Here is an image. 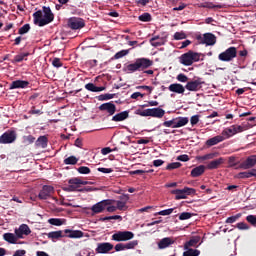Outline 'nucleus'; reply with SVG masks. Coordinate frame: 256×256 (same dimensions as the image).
I'll return each mask as SVG.
<instances>
[{
	"mask_svg": "<svg viewBox=\"0 0 256 256\" xmlns=\"http://www.w3.org/2000/svg\"><path fill=\"white\" fill-rule=\"evenodd\" d=\"M31 30V25L25 24L18 30V35H25L26 33H29Z\"/></svg>",
	"mask_w": 256,
	"mask_h": 256,
	"instance_id": "obj_43",
	"label": "nucleus"
},
{
	"mask_svg": "<svg viewBox=\"0 0 256 256\" xmlns=\"http://www.w3.org/2000/svg\"><path fill=\"white\" fill-rule=\"evenodd\" d=\"M107 205H110L109 200H103L91 207V211L95 214L103 213L104 209H107Z\"/></svg>",
	"mask_w": 256,
	"mask_h": 256,
	"instance_id": "obj_16",
	"label": "nucleus"
},
{
	"mask_svg": "<svg viewBox=\"0 0 256 256\" xmlns=\"http://www.w3.org/2000/svg\"><path fill=\"white\" fill-rule=\"evenodd\" d=\"M237 229H240V231H245L247 229H249V225H247V223L245 222H239L236 224Z\"/></svg>",
	"mask_w": 256,
	"mask_h": 256,
	"instance_id": "obj_58",
	"label": "nucleus"
},
{
	"mask_svg": "<svg viewBox=\"0 0 256 256\" xmlns=\"http://www.w3.org/2000/svg\"><path fill=\"white\" fill-rule=\"evenodd\" d=\"M17 140V132L8 130L0 136V145H8L15 143Z\"/></svg>",
	"mask_w": 256,
	"mask_h": 256,
	"instance_id": "obj_10",
	"label": "nucleus"
},
{
	"mask_svg": "<svg viewBox=\"0 0 256 256\" xmlns=\"http://www.w3.org/2000/svg\"><path fill=\"white\" fill-rule=\"evenodd\" d=\"M55 194V188L51 185H44L42 189L39 191L38 199L40 201H47V199H53L55 203H59V199L57 197H53Z\"/></svg>",
	"mask_w": 256,
	"mask_h": 256,
	"instance_id": "obj_5",
	"label": "nucleus"
},
{
	"mask_svg": "<svg viewBox=\"0 0 256 256\" xmlns=\"http://www.w3.org/2000/svg\"><path fill=\"white\" fill-rule=\"evenodd\" d=\"M29 87V81L15 80L10 84V89H27Z\"/></svg>",
	"mask_w": 256,
	"mask_h": 256,
	"instance_id": "obj_23",
	"label": "nucleus"
},
{
	"mask_svg": "<svg viewBox=\"0 0 256 256\" xmlns=\"http://www.w3.org/2000/svg\"><path fill=\"white\" fill-rule=\"evenodd\" d=\"M203 85H205V82L203 81V79L197 78L193 80H188L185 85V89H187V91H192L194 93H197V91H201V89L203 88Z\"/></svg>",
	"mask_w": 256,
	"mask_h": 256,
	"instance_id": "obj_8",
	"label": "nucleus"
},
{
	"mask_svg": "<svg viewBox=\"0 0 256 256\" xmlns=\"http://www.w3.org/2000/svg\"><path fill=\"white\" fill-rule=\"evenodd\" d=\"M176 79L180 83H188V81H189V77H187V75H185L183 73L178 74Z\"/></svg>",
	"mask_w": 256,
	"mask_h": 256,
	"instance_id": "obj_54",
	"label": "nucleus"
},
{
	"mask_svg": "<svg viewBox=\"0 0 256 256\" xmlns=\"http://www.w3.org/2000/svg\"><path fill=\"white\" fill-rule=\"evenodd\" d=\"M137 245H139V241L138 240H133L130 241L126 244H124L125 249H135V247H137Z\"/></svg>",
	"mask_w": 256,
	"mask_h": 256,
	"instance_id": "obj_50",
	"label": "nucleus"
},
{
	"mask_svg": "<svg viewBox=\"0 0 256 256\" xmlns=\"http://www.w3.org/2000/svg\"><path fill=\"white\" fill-rule=\"evenodd\" d=\"M126 119H129V111H123L120 113H117L116 115H114L112 117V121H114L115 123H119L121 121H125Z\"/></svg>",
	"mask_w": 256,
	"mask_h": 256,
	"instance_id": "obj_26",
	"label": "nucleus"
},
{
	"mask_svg": "<svg viewBox=\"0 0 256 256\" xmlns=\"http://www.w3.org/2000/svg\"><path fill=\"white\" fill-rule=\"evenodd\" d=\"M239 163H241L239 161V158L236 156H230L228 158V167H237V165H239Z\"/></svg>",
	"mask_w": 256,
	"mask_h": 256,
	"instance_id": "obj_38",
	"label": "nucleus"
},
{
	"mask_svg": "<svg viewBox=\"0 0 256 256\" xmlns=\"http://www.w3.org/2000/svg\"><path fill=\"white\" fill-rule=\"evenodd\" d=\"M246 221H248V223H250V225H256V215H248L246 217Z\"/></svg>",
	"mask_w": 256,
	"mask_h": 256,
	"instance_id": "obj_59",
	"label": "nucleus"
},
{
	"mask_svg": "<svg viewBox=\"0 0 256 256\" xmlns=\"http://www.w3.org/2000/svg\"><path fill=\"white\" fill-rule=\"evenodd\" d=\"M115 97V94H101L97 97L98 101H109L110 99H113Z\"/></svg>",
	"mask_w": 256,
	"mask_h": 256,
	"instance_id": "obj_46",
	"label": "nucleus"
},
{
	"mask_svg": "<svg viewBox=\"0 0 256 256\" xmlns=\"http://www.w3.org/2000/svg\"><path fill=\"white\" fill-rule=\"evenodd\" d=\"M175 41H181V39H187V34L185 32H176L174 34Z\"/></svg>",
	"mask_w": 256,
	"mask_h": 256,
	"instance_id": "obj_55",
	"label": "nucleus"
},
{
	"mask_svg": "<svg viewBox=\"0 0 256 256\" xmlns=\"http://www.w3.org/2000/svg\"><path fill=\"white\" fill-rule=\"evenodd\" d=\"M223 163H225V158L220 157L216 160L210 161L207 164L206 169H209L210 171H213V169H219V167H221V165H223Z\"/></svg>",
	"mask_w": 256,
	"mask_h": 256,
	"instance_id": "obj_19",
	"label": "nucleus"
},
{
	"mask_svg": "<svg viewBox=\"0 0 256 256\" xmlns=\"http://www.w3.org/2000/svg\"><path fill=\"white\" fill-rule=\"evenodd\" d=\"M177 161L187 162L189 161V155L183 154L177 157Z\"/></svg>",
	"mask_w": 256,
	"mask_h": 256,
	"instance_id": "obj_62",
	"label": "nucleus"
},
{
	"mask_svg": "<svg viewBox=\"0 0 256 256\" xmlns=\"http://www.w3.org/2000/svg\"><path fill=\"white\" fill-rule=\"evenodd\" d=\"M127 55H129V50H121L114 55L113 59H123Z\"/></svg>",
	"mask_w": 256,
	"mask_h": 256,
	"instance_id": "obj_48",
	"label": "nucleus"
},
{
	"mask_svg": "<svg viewBox=\"0 0 256 256\" xmlns=\"http://www.w3.org/2000/svg\"><path fill=\"white\" fill-rule=\"evenodd\" d=\"M114 249H115V251H125L126 249H125V244H123V243H118V244H116L115 245V247H114Z\"/></svg>",
	"mask_w": 256,
	"mask_h": 256,
	"instance_id": "obj_63",
	"label": "nucleus"
},
{
	"mask_svg": "<svg viewBox=\"0 0 256 256\" xmlns=\"http://www.w3.org/2000/svg\"><path fill=\"white\" fill-rule=\"evenodd\" d=\"M14 233L18 239H25V237L31 235V228L27 224H21L19 228L14 230Z\"/></svg>",
	"mask_w": 256,
	"mask_h": 256,
	"instance_id": "obj_11",
	"label": "nucleus"
},
{
	"mask_svg": "<svg viewBox=\"0 0 256 256\" xmlns=\"http://www.w3.org/2000/svg\"><path fill=\"white\" fill-rule=\"evenodd\" d=\"M135 115H139L140 117H154L156 119H163L165 117V110L163 108H148L141 109L138 108L134 112Z\"/></svg>",
	"mask_w": 256,
	"mask_h": 256,
	"instance_id": "obj_3",
	"label": "nucleus"
},
{
	"mask_svg": "<svg viewBox=\"0 0 256 256\" xmlns=\"http://www.w3.org/2000/svg\"><path fill=\"white\" fill-rule=\"evenodd\" d=\"M49 143V138L47 136H40L35 142L36 147H41V149H47Z\"/></svg>",
	"mask_w": 256,
	"mask_h": 256,
	"instance_id": "obj_29",
	"label": "nucleus"
},
{
	"mask_svg": "<svg viewBox=\"0 0 256 256\" xmlns=\"http://www.w3.org/2000/svg\"><path fill=\"white\" fill-rule=\"evenodd\" d=\"M241 215H242L241 213H238L234 216H230L226 219L225 223H229V224L235 223L236 221H239V219H241Z\"/></svg>",
	"mask_w": 256,
	"mask_h": 256,
	"instance_id": "obj_45",
	"label": "nucleus"
},
{
	"mask_svg": "<svg viewBox=\"0 0 256 256\" xmlns=\"http://www.w3.org/2000/svg\"><path fill=\"white\" fill-rule=\"evenodd\" d=\"M64 233L66 234V237H69V239H81V237L84 235L83 231L81 230L65 229Z\"/></svg>",
	"mask_w": 256,
	"mask_h": 256,
	"instance_id": "obj_20",
	"label": "nucleus"
},
{
	"mask_svg": "<svg viewBox=\"0 0 256 256\" xmlns=\"http://www.w3.org/2000/svg\"><path fill=\"white\" fill-rule=\"evenodd\" d=\"M191 217H193V214H191V212H182L179 215V220L180 221H187V219H191Z\"/></svg>",
	"mask_w": 256,
	"mask_h": 256,
	"instance_id": "obj_52",
	"label": "nucleus"
},
{
	"mask_svg": "<svg viewBox=\"0 0 256 256\" xmlns=\"http://www.w3.org/2000/svg\"><path fill=\"white\" fill-rule=\"evenodd\" d=\"M199 59H201V55H199V53L189 50L180 56V63L189 67L193 65V63H197Z\"/></svg>",
	"mask_w": 256,
	"mask_h": 256,
	"instance_id": "obj_4",
	"label": "nucleus"
},
{
	"mask_svg": "<svg viewBox=\"0 0 256 256\" xmlns=\"http://www.w3.org/2000/svg\"><path fill=\"white\" fill-rule=\"evenodd\" d=\"M174 243L175 240L173 238L165 237L158 242V249H167V247H171Z\"/></svg>",
	"mask_w": 256,
	"mask_h": 256,
	"instance_id": "obj_24",
	"label": "nucleus"
},
{
	"mask_svg": "<svg viewBox=\"0 0 256 256\" xmlns=\"http://www.w3.org/2000/svg\"><path fill=\"white\" fill-rule=\"evenodd\" d=\"M169 91H171V93H178V95H183V93H185V86H183V84L180 83H174L171 84L168 87Z\"/></svg>",
	"mask_w": 256,
	"mask_h": 256,
	"instance_id": "obj_22",
	"label": "nucleus"
},
{
	"mask_svg": "<svg viewBox=\"0 0 256 256\" xmlns=\"http://www.w3.org/2000/svg\"><path fill=\"white\" fill-rule=\"evenodd\" d=\"M241 131H243V127L232 125L230 128H226L222 131V137L229 139L230 137H233V135L241 133Z\"/></svg>",
	"mask_w": 256,
	"mask_h": 256,
	"instance_id": "obj_12",
	"label": "nucleus"
},
{
	"mask_svg": "<svg viewBox=\"0 0 256 256\" xmlns=\"http://www.w3.org/2000/svg\"><path fill=\"white\" fill-rule=\"evenodd\" d=\"M3 239L4 241H6L7 243H10L11 245H15V243H17V240L19 239L17 237L16 234H13V233H4L3 234Z\"/></svg>",
	"mask_w": 256,
	"mask_h": 256,
	"instance_id": "obj_28",
	"label": "nucleus"
},
{
	"mask_svg": "<svg viewBox=\"0 0 256 256\" xmlns=\"http://www.w3.org/2000/svg\"><path fill=\"white\" fill-rule=\"evenodd\" d=\"M163 127H171L172 129H177V118L172 120L164 121L162 123Z\"/></svg>",
	"mask_w": 256,
	"mask_h": 256,
	"instance_id": "obj_39",
	"label": "nucleus"
},
{
	"mask_svg": "<svg viewBox=\"0 0 256 256\" xmlns=\"http://www.w3.org/2000/svg\"><path fill=\"white\" fill-rule=\"evenodd\" d=\"M205 173V166L200 165L191 170V177H201Z\"/></svg>",
	"mask_w": 256,
	"mask_h": 256,
	"instance_id": "obj_31",
	"label": "nucleus"
},
{
	"mask_svg": "<svg viewBox=\"0 0 256 256\" xmlns=\"http://www.w3.org/2000/svg\"><path fill=\"white\" fill-rule=\"evenodd\" d=\"M199 241H201V237L199 236L191 238L184 244V249H189V247H197V243H199Z\"/></svg>",
	"mask_w": 256,
	"mask_h": 256,
	"instance_id": "obj_32",
	"label": "nucleus"
},
{
	"mask_svg": "<svg viewBox=\"0 0 256 256\" xmlns=\"http://www.w3.org/2000/svg\"><path fill=\"white\" fill-rule=\"evenodd\" d=\"M172 195H176L175 199L176 201H179L180 199H187V196L185 195V192L183 189H176L171 191Z\"/></svg>",
	"mask_w": 256,
	"mask_h": 256,
	"instance_id": "obj_33",
	"label": "nucleus"
},
{
	"mask_svg": "<svg viewBox=\"0 0 256 256\" xmlns=\"http://www.w3.org/2000/svg\"><path fill=\"white\" fill-rule=\"evenodd\" d=\"M85 89L87 91H91L92 93H99L101 91H105V86H95L93 83H88L85 85Z\"/></svg>",
	"mask_w": 256,
	"mask_h": 256,
	"instance_id": "obj_30",
	"label": "nucleus"
},
{
	"mask_svg": "<svg viewBox=\"0 0 256 256\" xmlns=\"http://www.w3.org/2000/svg\"><path fill=\"white\" fill-rule=\"evenodd\" d=\"M27 255L26 250H16L12 256H25Z\"/></svg>",
	"mask_w": 256,
	"mask_h": 256,
	"instance_id": "obj_64",
	"label": "nucleus"
},
{
	"mask_svg": "<svg viewBox=\"0 0 256 256\" xmlns=\"http://www.w3.org/2000/svg\"><path fill=\"white\" fill-rule=\"evenodd\" d=\"M52 65L53 67H56L57 69H59V67H63V62H61L60 58H54L52 61Z\"/></svg>",
	"mask_w": 256,
	"mask_h": 256,
	"instance_id": "obj_57",
	"label": "nucleus"
},
{
	"mask_svg": "<svg viewBox=\"0 0 256 256\" xmlns=\"http://www.w3.org/2000/svg\"><path fill=\"white\" fill-rule=\"evenodd\" d=\"M256 166V155L249 156L236 169H251Z\"/></svg>",
	"mask_w": 256,
	"mask_h": 256,
	"instance_id": "obj_14",
	"label": "nucleus"
},
{
	"mask_svg": "<svg viewBox=\"0 0 256 256\" xmlns=\"http://www.w3.org/2000/svg\"><path fill=\"white\" fill-rule=\"evenodd\" d=\"M121 200L116 201V209L119 211H125L127 209V201H129V195L120 196Z\"/></svg>",
	"mask_w": 256,
	"mask_h": 256,
	"instance_id": "obj_21",
	"label": "nucleus"
},
{
	"mask_svg": "<svg viewBox=\"0 0 256 256\" xmlns=\"http://www.w3.org/2000/svg\"><path fill=\"white\" fill-rule=\"evenodd\" d=\"M190 123L192 125V127H195V125H197V123H199V115H194L190 118Z\"/></svg>",
	"mask_w": 256,
	"mask_h": 256,
	"instance_id": "obj_61",
	"label": "nucleus"
},
{
	"mask_svg": "<svg viewBox=\"0 0 256 256\" xmlns=\"http://www.w3.org/2000/svg\"><path fill=\"white\" fill-rule=\"evenodd\" d=\"M135 237V234L131 231H118L112 235V241L121 243L123 241H131Z\"/></svg>",
	"mask_w": 256,
	"mask_h": 256,
	"instance_id": "obj_9",
	"label": "nucleus"
},
{
	"mask_svg": "<svg viewBox=\"0 0 256 256\" xmlns=\"http://www.w3.org/2000/svg\"><path fill=\"white\" fill-rule=\"evenodd\" d=\"M237 57V48L235 46H231L227 48L224 52L218 55L219 61H223L224 63H230Z\"/></svg>",
	"mask_w": 256,
	"mask_h": 256,
	"instance_id": "obj_6",
	"label": "nucleus"
},
{
	"mask_svg": "<svg viewBox=\"0 0 256 256\" xmlns=\"http://www.w3.org/2000/svg\"><path fill=\"white\" fill-rule=\"evenodd\" d=\"M189 123L188 117H177L176 118V128L179 129V127H185Z\"/></svg>",
	"mask_w": 256,
	"mask_h": 256,
	"instance_id": "obj_35",
	"label": "nucleus"
},
{
	"mask_svg": "<svg viewBox=\"0 0 256 256\" xmlns=\"http://www.w3.org/2000/svg\"><path fill=\"white\" fill-rule=\"evenodd\" d=\"M204 7L206 9H223V5H221V4L215 5V4H213V2H206L204 4Z\"/></svg>",
	"mask_w": 256,
	"mask_h": 256,
	"instance_id": "obj_47",
	"label": "nucleus"
},
{
	"mask_svg": "<svg viewBox=\"0 0 256 256\" xmlns=\"http://www.w3.org/2000/svg\"><path fill=\"white\" fill-rule=\"evenodd\" d=\"M24 141L31 145L32 143H35V136L33 135H28L24 137Z\"/></svg>",
	"mask_w": 256,
	"mask_h": 256,
	"instance_id": "obj_60",
	"label": "nucleus"
},
{
	"mask_svg": "<svg viewBox=\"0 0 256 256\" xmlns=\"http://www.w3.org/2000/svg\"><path fill=\"white\" fill-rule=\"evenodd\" d=\"M225 139L224 136L217 135L214 136L206 141L207 147H213L214 145H218V143H222V141Z\"/></svg>",
	"mask_w": 256,
	"mask_h": 256,
	"instance_id": "obj_27",
	"label": "nucleus"
},
{
	"mask_svg": "<svg viewBox=\"0 0 256 256\" xmlns=\"http://www.w3.org/2000/svg\"><path fill=\"white\" fill-rule=\"evenodd\" d=\"M237 177L238 179H251V177H255V173L253 171L240 172Z\"/></svg>",
	"mask_w": 256,
	"mask_h": 256,
	"instance_id": "obj_36",
	"label": "nucleus"
},
{
	"mask_svg": "<svg viewBox=\"0 0 256 256\" xmlns=\"http://www.w3.org/2000/svg\"><path fill=\"white\" fill-rule=\"evenodd\" d=\"M173 211H175V208H169L166 210H161V211L157 212L155 215L167 216V215H171V213H173Z\"/></svg>",
	"mask_w": 256,
	"mask_h": 256,
	"instance_id": "obj_56",
	"label": "nucleus"
},
{
	"mask_svg": "<svg viewBox=\"0 0 256 256\" xmlns=\"http://www.w3.org/2000/svg\"><path fill=\"white\" fill-rule=\"evenodd\" d=\"M31 55L29 52H21L14 56V58L11 60V63L14 65L17 63H23V61H27V58Z\"/></svg>",
	"mask_w": 256,
	"mask_h": 256,
	"instance_id": "obj_25",
	"label": "nucleus"
},
{
	"mask_svg": "<svg viewBox=\"0 0 256 256\" xmlns=\"http://www.w3.org/2000/svg\"><path fill=\"white\" fill-rule=\"evenodd\" d=\"M77 171L81 175H89V173H91V169L87 166H81L77 169Z\"/></svg>",
	"mask_w": 256,
	"mask_h": 256,
	"instance_id": "obj_51",
	"label": "nucleus"
},
{
	"mask_svg": "<svg viewBox=\"0 0 256 256\" xmlns=\"http://www.w3.org/2000/svg\"><path fill=\"white\" fill-rule=\"evenodd\" d=\"M113 244L109 242H102L97 244V248L95 249L96 253L105 255L109 253V251H113Z\"/></svg>",
	"mask_w": 256,
	"mask_h": 256,
	"instance_id": "obj_13",
	"label": "nucleus"
},
{
	"mask_svg": "<svg viewBox=\"0 0 256 256\" xmlns=\"http://www.w3.org/2000/svg\"><path fill=\"white\" fill-rule=\"evenodd\" d=\"M196 39L200 45L213 46L217 43V37L212 33H205L203 36L199 34L196 36Z\"/></svg>",
	"mask_w": 256,
	"mask_h": 256,
	"instance_id": "obj_7",
	"label": "nucleus"
},
{
	"mask_svg": "<svg viewBox=\"0 0 256 256\" xmlns=\"http://www.w3.org/2000/svg\"><path fill=\"white\" fill-rule=\"evenodd\" d=\"M199 255H201V251H199L198 249H193V248H188L183 253V256H199Z\"/></svg>",
	"mask_w": 256,
	"mask_h": 256,
	"instance_id": "obj_37",
	"label": "nucleus"
},
{
	"mask_svg": "<svg viewBox=\"0 0 256 256\" xmlns=\"http://www.w3.org/2000/svg\"><path fill=\"white\" fill-rule=\"evenodd\" d=\"M139 21H142L143 23H149V21H151V14L149 13H143L142 15H140L138 17Z\"/></svg>",
	"mask_w": 256,
	"mask_h": 256,
	"instance_id": "obj_44",
	"label": "nucleus"
},
{
	"mask_svg": "<svg viewBox=\"0 0 256 256\" xmlns=\"http://www.w3.org/2000/svg\"><path fill=\"white\" fill-rule=\"evenodd\" d=\"M43 11L44 17L41 10H38L33 14L34 23L35 25H39V27H45V25H49V23H52L53 19H55V15L51 11L50 7L44 6Z\"/></svg>",
	"mask_w": 256,
	"mask_h": 256,
	"instance_id": "obj_2",
	"label": "nucleus"
},
{
	"mask_svg": "<svg viewBox=\"0 0 256 256\" xmlns=\"http://www.w3.org/2000/svg\"><path fill=\"white\" fill-rule=\"evenodd\" d=\"M99 111H106L109 117L115 115L117 106L113 102H106L99 106Z\"/></svg>",
	"mask_w": 256,
	"mask_h": 256,
	"instance_id": "obj_15",
	"label": "nucleus"
},
{
	"mask_svg": "<svg viewBox=\"0 0 256 256\" xmlns=\"http://www.w3.org/2000/svg\"><path fill=\"white\" fill-rule=\"evenodd\" d=\"M48 223H50V225H54L55 227H61V225H63V220L61 218H50Z\"/></svg>",
	"mask_w": 256,
	"mask_h": 256,
	"instance_id": "obj_41",
	"label": "nucleus"
},
{
	"mask_svg": "<svg viewBox=\"0 0 256 256\" xmlns=\"http://www.w3.org/2000/svg\"><path fill=\"white\" fill-rule=\"evenodd\" d=\"M184 191V195L187 197V195H196L197 190L195 188H190V187H184L182 189Z\"/></svg>",
	"mask_w": 256,
	"mask_h": 256,
	"instance_id": "obj_53",
	"label": "nucleus"
},
{
	"mask_svg": "<svg viewBox=\"0 0 256 256\" xmlns=\"http://www.w3.org/2000/svg\"><path fill=\"white\" fill-rule=\"evenodd\" d=\"M181 165L182 164L180 162H172L166 166V170L173 171V169H179V167H181Z\"/></svg>",
	"mask_w": 256,
	"mask_h": 256,
	"instance_id": "obj_49",
	"label": "nucleus"
},
{
	"mask_svg": "<svg viewBox=\"0 0 256 256\" xmlns=\"http://www.w3.org/2000/svg\"><path fill=\"white\" fill-rule=\"evenodd\" d=\"M153 61L148 58H138L133 63L127 64L123 67L124 73H137V71H145L152 67Z\"/></svg>",
	"mask_w": 256,
	"mask_h": 256,
	"instance_id": "obj_1",
	"label": "nucleus"
},
{
	"mask_svg": "<svg viewBox=\"0 0 256 256\" xmlns=\"http://www.w3.org/2000/svg\"><path fill=\"white\" fill-rule=\"evenodd\" d=\"M79 159L75 156H69L68 158L64 159V165H77Z\"/></svg>",
	"mask_w": 256,
	"mask_h": 256,
	"instance_id": "obj_40",
	"label": "nucleus"
},
{
	"mask_svg": "<svg viewBox=\"0 0 256 256\" xmlns=\"http://www.w3.org/2000/svg\"><path fill=\"white\" fill-rule=\"evenodd\" d=\"M48 239H52V241H55L56 239H61L63 237V231H52L47 234Z\"/></svg>",
	"mask_w": 256,
	"mask_h": 256,
	"instance_id": "obj_34",
	"label": "nucleus"
},
{
	"mask_svg": "<svg viewBox=\"0 0 256 256\" xmlns=\"http://www.w3.org/2000/svg\"><path fill=\"white\" fill-rule=\"evenodd\" d=\"M68 27L73 30L83 29V27H85V22L79 18H70L68 20Z\"/></svg>",
	"mask_w": 256,
	"mask_h": 256,
	"instance_id": "obj_17",
	"label": "nucleus"
},
{
	"mask_svg": "<svg viewBox=\"0 0 256 256\" xmlns=\"http://www.w3.org/2000/svg\"><path fill=\"white\" fill-rule=\"evenodd\" d=\"M159 39H161L159 36H154L150 39L152 47H161L163 45V43L159 42Z\"/></svg>",
	"mask_w": 256,
	"mask_h": 256,
	"instance_id": "obj_42",
	"label": "nucleus"
},
{
	"mask_svg": "<svg viewBox=\"0 0 256 256\" xmlns=\"http://www.w3.org/2000/svg\"><path fill=\"white\" fill-rule=\"evenodd\" d=\"M69 185L64 191H77L79 187H81V179L79 178H72L68 181Z\"/></svg>",
	"mask_w": 256,
	"mask_h": 256,
	"instance_id": "obj_18",
	"label": "nucleus"
}]
</instances>
